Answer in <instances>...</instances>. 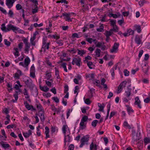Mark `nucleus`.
Masks as SVG:
<instances>
[{"mask_svg": "<svg viewBox=\"0 0 150 150\" xmlns=\"http://www.w3.org/2000/svg\"><path fill=\"white\" fill-rule=\"evenodd\" d=\"M89 137L88 135L83 136L81 140V143L79 147L80 148L82 147L85 144V143L87 142L89 140Z\"/></svg>", "mask_w": 150, "mask_h": 150, "instance_id": "obj_1", "label": "nucleus"}, {"mask_svg": "<svg viewBox=\"0 0 150 150\" xmlns=\"http://www.w3.org/2000/svg\"><path fill=\"white\" fill-rule=\"evenodd\" d=\"M71 63L73 65L76 64L77 66L80 67L81 65V59L79 57L78 58H74L73 59Z\"/></svg>", "mask_w": 150, "mask_h": 150, "instance_id": "obj_2", "label": "nucleus"}, {"mask_svg": "<svg viewBox=\"0 0 150 150\" xmlns=\"http://www.w3.org/2000/svg\"><path fill=\"white\" fill-rule=\"evenodd\" d=\"M7 27L6 32L9 31L11 30H12L13 32H15L16 30L18 29L17 27L11 24H8Z\"/></svg>", "mask_w": 150, "mask_h": 150, "instance_id": "obj_3", "label": "nucleus"}, {"mask_svg": "<svg viewBox=\"0 0 150 150\" xmlns=\"http://www.w3.org/2000/svg\"><path fill=\"white\" fill-rule=\"evenodd\" d=\"M119 45V43L115 42L112 47V48L110 50V52L111 53L117 52L118 50Z\"/></svg>", "mask_w": 150, "mask_h": 150, "instance_id": "obj_4", "label": "nucleus"}, {"mask_svg": "<svg viewBox=\"0 0 150 150\" xmlns=\"http://www.w3.org/2000/svg\"><path fill=\"white\" fill-rule=\"evenodd\" d=\"M127 82L125 81L122 82L118 87L117 93H120L122 90L123 88L125 86Z\"/></svg>", "mask_w": 150, "mask_h": 150, "instance_id": "obj_5", "label": "nucleus"}, {"mask_svg": "<svg viewBox=\"0 0 150 150\" xmlns=\"http://www.w3.org/2000/svg\"><path fill=\"white\" fill-rule=\"evenodd\" d=\"M24 104L26 108L28 110H31L32 111L35 110L36 109L32 105H30L27 101H25Z\"/></svg>", "mask_w": 150, "mask_h": 150, "instance_id": "obj_6", "label": "nucleus"}, {"mask_svg": "<svg viewBox=\"0 0 150 150\" xmlns=\"http://www.w3.org/2000/svg\"><path fill=\"white\" fill-rule=\"evenodd\" d=\"M38 113H39V116L40 118V119L41 121L43 122L45 120V117L44 115V110L42 111L38 110Z\"/></svg>", "mask_w": 150, "mask_h": 150, "instance_id": "obj_7", "label": "nucleus"}, {"mask_svg": "<svg viewBox=\"0 0 150 150\" xmlns=\"http://www.w3.org/2000/svg\"><path fill=\"white\" fill-rule=\"evenodd\" d=\"M17 72L16 73L13 74V77L14 78L19 79L20 78V76L23 75L22 71L21 70L18 69L17 71Z\"/></svg>", "mask_w": 150, "mask_h": 150, "instance_id": "obj_8", "label": "nucleus"}, {"mask_svg": "<svg viewBox=\"0 0 150 150\" xmlns=\"http://www.w3.org/2000/svg\"><path fill=\"white\" fill-rule=\"evenodd\" d=\"M62 16H64L65 18H66V19H65V21H68V22L72 21V20L70 18L71 16L69 13H67L66 12L64 13H62Z\"/></svg>", "mask_w": 150, "mask_h": 150, "instance_id": "obj_9", "label": "nucleus"}, {"mask_svg": "<svg viewBox=\"0 0 150 150\" xmlns=\"http://www.w3.org/2000/svg\"><path fill=\"white\" fill-rule=\"evenodd\" d=\"M15 0H6V4L8 8H11L13 6Z\"/></svg>", "mask_w": 150, "mask_h": 150, "instance_id": "obj_10", "label": "nucleus"}, {"mask_svg": "<svg viewBox=\"0 0 150 150\" xmlns=\"http://www.w3.org/2000/svg\"><path fill=\"white\" fill-rule=\"evenodd\" d=\"M135 102L134 103V104L137 105L139 108H142V106L140 104L141 101L139 100L138 97H136L135 98Z\"/></svg>", "mask_w": 150, "mask_h": 150, "instance_id": "obj_11", "label": "nucleus"}, {"mask_svg": "<svg viewBox=\"0 0 150 150\" xmlns=\"http://www.w3.org/2000/svg\"><path fill=\"white\" fill-rule=\"evenodd\" d=\"M135 41L137 45H139L142 44V41L139 35H137L135 37Z\"/></svg>", "mask_w": 150, "mask_h": 150, "instance_id": "obj_12", "label": "nucleus"}, {"mask_svg": "<svg viewBox=\"0 0 150 150\" xmlns=\"http://www.w3.org/2000/svg\"><path fill=\"white\" fill-rule=\"evenodd\" d=\"M33 81L32 80H30L28 83H25L27 87H29L30 89H33L35 86V85L33 84Z\"/></svg>", "mask_w": 150, "mask_h": 150, "instance_id": "obj_13", "label": "nucleus"}, {"mask_svg": "<svg viewBox=\"0 0 150 150\" xmlns=\"http://www.w3.org/2000/svg\"><path fill=\"white\" fill-rule=\"evenodd\" d=\"M50 44V42H46V44H42L41 50L43 49L44 51H45L46 49L48 50L49 48V45Z\"/></svg>", "mask_w": 150, "mask_h": 150, "instance_id": "obj_14", "label": "nucleus"}, {"mask_svg": "<svg viewBox=\"0 0 150 150\" xmlns=\"http://www.w3.org/2000/svg\"><path fill=\"white\" fill-rule=\"evenodd\" d=\"M67 127H68V126L67 125H64L62 127V130L64 134L65 145H66V143L67 142V141H66V136L65 135V134H66V129Z\"/></svg>", "mask_w": 150, "mask_h": 150, "instance_id": "obj_15", "label": "nucleus"}, {"mask_svg": "<svg viewBox=\"0 0 150 150\" xmlns=\"http://www.w3.org/2000/svg\"><path fill=\"white\" fill-rule=\"evenodd\" d=\"M149 69V67L146 66V64L144 65V67H142V71L146 74L148 75L147 72Z\"/></svg>", "mask_w": 150, "mask_h": 150, "instance_id": "obj_16", "label": "nucleus"}, {"mask_svg": "<svg viewBox=\"0 0 150 150\" xmlns=\"http://www.w3.org/2000/svg\"><path fill=\"white\" fill-rule=\"evenodd\" d=\"M83 122L81 121L80 123L79 129L81 130H83L85 129L86 127V124Z\"/></svg>", "mask_w": 150, "mask_h": 150, "instance_id": "obj_17", "label": "nucleus"}, {"mask_svg": "<svg viewBox=\"0 0 150 150\" xmlns=\"http://www.w3.org/2000/svg\"><path fill=\"white\" fill-rule=\"evenodd\" d=\"M23 134L25 137L28 138L32 134V131L30 130H29L28 131V133L23 132Z\"/></svg>", "mask_w": 150, "mask_h": 150, "instance_id": "obj_18", "label": "nucleus"}, {"mask_svg": "<svg viewBox=\"0 0 150 150\" xmlns=\"http://www.w3.org/2000/svg\"><path fill=\"white\" fill-rule=\"evenodd\" d=\"M45 75L46 77V79L47 80H50V81H53L52 79H50L52 77L51 72H48L47 71Z\"/></svg>", "mask_w": 150, "mask_h": 150, "instance_id": "obj_19", "label": "nucleus"}, {"mask_svg": "<svg viewBox=\"0 0 150 150\" xmlns=\"http://www.w3.org/2000/svg\"><path fill=\"white\" fill-rule=\"evenodd\" d=\"M30 60L28 57H26L24 60V64L25 66V67H28L30 62Z\"/></svg>", "mask_w": 150, "mask_h": 150, "instance_id": "obj_20", "label": "nucleus"}, {"mask_svg": "<svg viewBox=\"0 0 150 150\" xmlns=\"http://www.w3.org/2000/svg\"><path fill=\"white\" fill-rule=\"evenodd\" d=\"M126 106L127 107V110L128 114L129 115L130 112H134V110L132 109V107H130L128 105H126Z\"/></svg>", "mask_w": 150, "mask_h": 150, "instance_id": "obj_21", "label": "nucleus"}, {"mask_svg": "<svg viewBox=\"0 0 150 150\" xmlns=\"http://www.w3.org/2000/svg\"><path fill=\"white\" fill-rule=\"evenodd\" d=\"M81 33L80 32L78 33V34L76 33H74L72 35V37L73 38H79L81 37V35L80 34Z\"/></svg>", "mask_w": 150, "mask_h": 150, "instance_id": "obj_22", "label": "nucleus"}, {"mask_svg": "<svg viewBox=\"0 0 150 150\" xmlns=\"http://www.w3.org/2000/svg\"><path fill=\"white\" fill-rule=\"evenodd\" d=\"M110 103H108L107 105V113L106 117L105 118V120H106L108 118L109 116V112L110 110Z\"/></svg>", "mask_w": 150, "mask_h": 150, "instance_id": "obj_23", "label": "nucleus"}, {"mask_svg": "<svg viewBox=\"0 0 150 150\" xmlns=\"http://www.w3.org/2000/svg\"><path fill=\"white\" fill-rule=\"evenodd\" d=\"M132 89L130 88H128L127 91H125L126 96L127 98L129 97L131 94Z\"/></svg>", "mask_w": 150, "mask_h": 150, "instance_id": "obj_24", "label": "nucleus"}, {"mask_svg": "<svg viewBox=\"0 0 150 150\" xmlns=\"http://www.w3.org/2000/svg\"><path fill=\"white\" fill-rule=\"evenodd\" d=\"M78 54L80 55L81 56H83V54H84L86 53V51L83 50H80L78 49Z\"/></svg>", "mask_w": 150, "mask_h": 150, "instance_id": "obj_25", "label": "nucleus"}, {"mask_svg": "<svg viewBox=\"0 0 150 150\" xmlns=\"http://www.w3.org/2000/svg\"><path fill=\"white\" fill-rule=\"evenodd\" d=\"M4 142L2 141L0 142V144L1 145L2 147L3 148H8L10 147V145H9V144H4Z\"/></svg>", "mask_w": 150, "mask_h": 150, "instance_id": "obj_26", "label": "nucleus"}, {"mask_svg": "<svg viewBox=\"0 0 150 150\" xmlns=\"http://www.w3.org/2000/svg\"><path fill=\"white\" fill-rule=\"evenodd\" d=\"M97 149L96 145H94L93 143L92 142L90 145V149L91 150H97Z\"/></svg>", "mask_w": 150, "mask_h": 150, "instance_id": "obj_27", "label": "nucleus"}, {"mask_svg": "<svg viewBox=\"0 0 150 150\" xmlns=\"http://www.w3.org/2000/svg\"><path fill=\"white\" fill-rule=\"evenodd\" d=\"M134 27L135 28L137 32L140 33L141 31V26L139 25H135Z\"/></svg>", "mask_w": 150, "mask_h": 150, "instance_id": "obj_28", "label": "nucleus"}, {"mask_svg": "<svg viewBox=\"0 0 150 150\" xmlns=\"http://www.w3.org/2000/svg\"><path fill=\"white\" fill-rule=\"evenodd\" d=\"M98 106L100 108L98 109V111H102L103 110V109L104 108V104L102 103V105L100 103H98Z\"/></svg>", "mask_w": 150, "mask_h": 150, "instance_id": "obj_29", "label": "nucleus"}, {"mask_svg": "<svg viewBox=\"0 0 150 150\" xmlns=\"http://www.w3.org/2000/svg\"><path fill=\"white\" fill-rule=\"evenodd\" d=\"M101 50L99 49H96L95 52L96 55L98 57H99L100 55Z\"/></svg>", "mask_w": 150, "mask_h": 150, "instance_id": "obj_30", "label": "nucleus"}, {"mask_svg": "<svg viewBox=\"0 0 150 150\" xmlns=\"http://www.w3.org/2000/svg\"><path fill=\"white\" fill-rule=\"evenodd\" d=\"M104 26L103 24H101L99 28H98L96 29L97 31L99 32H102L103 31Z\"/></svg>", "mask_w": 150, "mask_h": 150, "instance_id": "obj_31", "label": "nucleus"}, {"mask_svg": "<svg viewBox=\"0 0 150 150\" xmlns=\"http://www.w3.org/2000/svg\"><path fill=\"white\" fill-rule=\"evenodd\" d=\"M13 50L15 51V52L14 53L15 56L17 57L20 54H19L18 49L17 48H14Z\"/></svg>", "mask_w": 150, "mask_h": 150, "instance_id": "obj_32", "label": "nucleus"}, {"mask_svg": "<svg viewBox=\"0 0 150 150\" xmlns=\"http://www.w3.org/2000/svg\"><path fill=\"white\" fill-rule=\"evenodd\" d=\"M66 63L63 62L61 64V66L64 68V71L67 72L68 71L66 67Z\"/></svg>", "mask_w": 150, "mask_h": 150, "instance_id": "obj_33", "label": "nucleus"}, {"mask_svg": "<svg viewBox=\"0 0 150 150\" xmlns=\"http://www.w3.org/2000/svg\"><path fill=\"white\" fill-rule=\"evenodd\" d=\"M118 30V29L116 25L113 26V28L110 29V31H113L115 32H117Z\"/></svg>", "mask_w": 150, "mask_h": 150, "instance_id": "obj_34", "label": "nucleus"}, {"mask_svg": "<svg viewBox=\"0 0 150 150\" xmlns=\"http://www.w3.org/2000/svg\"><path fill=\"white\" fill-rule=\"evenodd\" d=\"M91 57L88 55L87 57H85V60L83 61L84 63H86L87 62H88V60H90L91 59Z\"/></svg>", "mask_w": 150, "mask_h": 150, "instance_id": "obj_35", "label": "nucleus"}, {"mask_svg": "<svg viewBox=\"0 0 150 150\" xmlns=\"http://www.w3.org/2000/svg\"><path fill=\"white\" fill-rule=\"evenodd\" d=\"M110 72H111V74L112 76V79H113L115 78V73L114 72V68H112L110 70Z\"/></svg>", "mask_w": 150, "mask_h": 150, "instance_id": "obj_36", "label": "nucleus"}, {"mask_svg": "<svg viewBox=\"0 0 150 150\" xmlns=\"http://www.w3.org/2000/svg\"><path fill=\"white\" fill-rule=\"evenodd\" d=\"M105 33V36L108 37H110V36L113 33L112 31H110V30L109 31H106Z\"/></svg>", "mask_w": 150, "mask_h": 150, "instance_id": "obj_37", "label": "nucleus"}, {"mask_svg": "<svg viewBox=\"0 0 150 150\" xmlns=\"http://www.w3.org/2000/svg\"><path fill=\"white\" fill-rule=\"evenodd\" d=\"M36 106L38 109L39 110H41L42 111L44 110V109H43V107L40 104H37Z\"/></svg>", "mask_w": 150, "mask_h": 150, "instance_id": "obj_38", "label": "nucleus"}, {"mask_svg": "<svg viewBox=\"0 0 150 150\" xmlns=\"http://www.w3.org/2000/svg\"><path fill=\"white\" fill-rule=\"evenodd\" d=\"M127 32L129 33V35H133L134 33V31L130 28L127 30Z\"/></svg>", "mask_w": 150, "mask_h": 150, "instance_id": "obj_39", "label": "nucleus"}, {"mask_svg": "<svg viewBox=\"0 0 150 150\" xmlns=\"http://www.w3.org/2000/svg\"><path fill=\"white\" fill-rule=\"evenodd\" d=\"M98 122V121L97 120H93L91 123V125L94 127H95L96 126L97 123Z\"/></svg>", "mask_w": 150, "mask_h": 150, "instance_id": "obj_40", "label": "nucleus"}, {"mask_svg": "<svg viewBox=\"0 0 150 150\" xmlns=\"http://www.w3.org/2000/svg\"><path fill=\"white\" fill-rule=\"evenodd\" d=\"M123 125L125 127L128 129H130L131 128L130 125H129L128 123L126 121H125L124 122Z\"/></svg>", "mask_w": 150, "mask_h": 150, "instance_id": "obj_41", "label": "nucleus"}, {"mask_svg": "<svg viewBox=\"0 0 150 150\" xmlns=\"http://www.w3.org/2000/svg\"><path fill=\"white\" fill-rule=\"evenodd\" d=\"M109 16L110 17H113V18H116L118 17L117 15L116 14H114L112 13H110Z\"/></svg>", "mask_w": 150, "mask_h": 150, "instance_id": "obj_42", "label": "nucleus"}, {"mask_svg": "<svg viewBox=\"0 0 150 150\" xmlns=\"http://www.w3.org/2000/svg\"><path fill=\"white\" fill-rule=\"evenodd\" d=\"M30 1L33 3L34 4V6L36 7L37 8L38 5V1L37 0H30Z\"/></svg>", "mask_w": 150, "mask_h": 150, "instance_id": "obj_43", "label": "nucleus"}, {"mask_svg": "<svg viewBox=\"0 0 150 150\" xmlns=\"http://www.w3.org/2000/svg\"><path fill=\"white\" fill-rule=\"evenodd\" d=\"M88 119V117L86 116H83L81 120V121L85 122L87 121Z\"/></svg>", "mask_w": 150, "mask_h": 150, "instance_id": "obj_44", "label": "nucleus"}, {"mask_svg": "<svg viewBox=\"0 0 150 150\" xmlns=\"http://www.w3.org/2000/svg\"><path fill=\"white\" fill-rule=\"evenodd\" d=\"M64 93H65L68 92V91L69 90V87L67 85H65L64 86Z\"/></svg>", "mask_w": 150, "mask_h": 150, "instance_id": "obj_45", "label": "nucleus"}, {"mask_svg": "<svg viewBox=\"0 0 150 150\" xmlns=\"http://www.w3.org/2000/svg\"><path fill=\"white\" fill-rule=\"evenodd\" d=\"M87 77H90L91 79L95 78L94 74L92 73L86 75Z\"/></svg>", "mask_w": 150, "mask_h": 150, "instance_id": "obj_46", "label": "nucleus"}, {"mask_svg": "<svg viewBox=\"0 0 150 150\" xmlns=\"http://www.w3.org/2000/svg\"><path fill=\"white\" fill-rule=\"evenodd\" d=\"M39 127L40 126H39L37 127V132L36 134L37 135L38 137L40 136L41 135V132L40 129H39Z\"/></svg>", "mask_w": 150, "mask_h": 150, "instance_id": "obj_47", "label": "nucleus"}, {"mask_svg": "<svg viewBox=\"0 0 150 150\" xmlns=\"http://www.w3.org/2000/svg\"><path fill=\"white\" fill-rule=\"evenodd\" d=\"M30 76L33 79L35 78V72H30Z\"/></svg>", "mask_w": 150, "mask_h": 150, "instance_id": "obj_48", "label": "nucleus"}, {"mask_svg": "<svg viewBox=\"0 0 150 150\" xmlns=\"http://www.w3.org/2000/svg\"><path fill=\"white\" fill-rule=\"evenodd\" d=\"M123 72L125 76H129V72L127 69H124Z\"/></svg>", "mask_w": 150, "mask_h": 150, "instance_id": "obj_49", "label": "nucleus"}, {"mask_svg": "<svg viewBox=\"0 0 150 150\" xmlns=\"http://www.w3.org/2000/svg\"><path fill=\"white\" fill-rule=\"evenodd\" d=\"M7 86L8 88H10V89H8V91L10 92V91H11L12 90L13 88H12V85L11 84H10L9 83H7V85H6Z\"/></svg>", "mask_w": 150, "mask_h": 150, "instance_id": "obj_50", "label": "nucleus"}, {"mask_svg": "<svg viewBox=\"0 0 150 150\" xmlns=\"http://www.w3.org/2000/svg\"><path fill=\"white\" fill-rule=\"evenodd\" d=\"M13 127H16V125L15 124H13L11 125H8L6 127V128L8 129H10L11 128H13Z\"/></svg>", "mask_w": 150, "mask_h": 150, "instance_id": "obj_51", "label": "nucleus"}, {"mask_svg": "<svg viewBox=\"0 0 150 150\" xmlns=\"http://www.w3.org/2000/svg\"><path fill=\"white\" fill-rule=\"evenodd\" d=\"M34 93L33 94V96H35V97H37L38 95V89L36 87L35 88L34 90Z\"/></svg>", "mask_w": 150, "mask_h": 150, "instance_id": "obj_52", "label": "nucleus"}, {"mask_svg": "<svg viewBox=\"0 0 150 150\" xmlns=\"http://www.w3.org/2000/svg\"><path fill=\"white\" fill-rule=\"evenodd\" d=\"M56 42L59 46H62L63 45V41L62 40H57Z\"/></svg>", "mask_w": 150, "mask_h": 150, "instance_id": "obj_53", "label": "nucleus"}, {"mask_svg": "<svg viewBox=\"0 0 150 150\" xmlns=\"http://www.w3.org/2000/svg\"><path fill=\"white\" fill-rule=\"evenodd\" d=\"M1 29L3 31H4L6 32V28L5 26V24L4 23L2 24L1 25Z\"/></svg>", "mask_w": 150, "mask_h": 150, "instance_id": "obj_54", "label": "nucleus"}, {"mask_svg": "<svg viewBox=\"0 0 150 150\" xmlns=\"http://www.w3.org/2000/svg\"><path fill=\"white\" fill-rule=\"evenodd\" d=\"M4 42L5 45H7V46H10L11 43L10 42L8 41L7 39H4Z\"/></svg>", "mask_w": 150, "mask_h": 150, "instance_id": "obj_55", "label": "nucleus"}, {"mask_svg": "<svg viewBox=\"0 0 150 150\" xmlns=\"http://www.w3.org/2000/svg\"><path fill=\"white\" fill-rule=\"evenodd\" d=\"M86 63H87V65L89 68L91 69H92V67L91 66L93 65L92 62H88Z\"/></svg>", "mask_w": 150, "mask_h": 150, "instance_id": "obj_56", "label": "nucleus"}, {"mask_svg": "<svg viewBox=\"0 0 150 150\" xmlns=\"http://www.w3.org/2000/svg\"><path fill=\"white\" fill-rule=\"evenodd\" d=\"M16 8L17 10H19L22 9V6L21 4H18L16 5Z\"/></svg>", "mask_w": 150, "mask_h": 150, "instance_id": "obj_57", "label": "nucleus"}, {"mask_svg": "<svg viewBox=\"0 0 150 150\" xmlns=\"http://www.w3.org/2000/svg\"><path fill=\"white\" fill-rule=\"evenodd\" d=\"M116 21H115L113 20H110V22H111V25L113 26L116 25Z\"/></svg>", "mask_w": 150, "mask_h": 150, "instance_id": "obj_58", "label": "nucleus"}, {"mask_svg": "<svg viewBox=\"0 0 150 150\" xmlns=\"http://www.w3.org/2000/svg\"><path fill=\"white\" fill-rule=\"evenodd\" d=\"M144 140L145 143L147 144L150 142V139L149 138L146 137Z\"/></svg>", "mask_w": 150, "mask_h": 150, "instance_id": "obj_59", "label": "nucleus"}, {"mask_svg": "<svg viewBox=\"0 0 150 150\" xmlns=\"http://www.w3.org/2000/svg\"><path fill=\"white\" fill-rule=\"evenodd\" d=\"M30 72H35V69L33 64L30 67Z\"/></svg>", "mask_w": 150, "mask_h": 150, "instance_id": "obj_60", "label": "nucleus"}, {"mask_svg": "<svg viewBox=\"0 0 150 150\" xmlns=\"http://www.w3.org/2000/svg\"><path fill=\"white\" fill-rule=\"evenodd\" d=\"M145 0H140L139 2V4L140 6H142L144 4Z\"/></svg>", "mask_w": 150, "mask_h": 150, "instance_id": "obj_61", "label": "nucleus"}, {"mask_svg": "<svg viewBox=\"0 0 150 150\" xmlns=\"http://www.w3.org/2000/svg\"><path fill=\"white\" fill-rule=\"evenodd\" d=\"M95 45L96 47H100L102 45V43L101 42L98 41L96 44Z\"/></svg>", "mask_w": 150, "mask_h": 150, "instance_id": "obj_62", "label": "nucleus"}, {"mask_svg": "<svg viewBox=\"0 0 150 150\" xmlns=\"http://www.w3.org/2000/svg\"><path fill=\"white\" fill-rule=\"evenodd\" d=\"M85 103L87 105H89L91 104V101L89 99L87 98L85 100Z\"/></svg>", "mask_w": 150, "mask_h": 150, "instance_id": "obj_63", "label": "nucleus"}, {"mask_svg": "<svg viewBox=\"0 0 150 150\" xmlns=\"http://www.w3.org/2000/svg\"><path fill=\"white\" fill-rule=\"evenodd\" d=\"M74 146L73 144H71L68 148V150H74Z\"/></svg>", "mask_w": 150, "mask_h": 150, "instance_id": "obj_64", "label": "nucleus"}]
</instances>
